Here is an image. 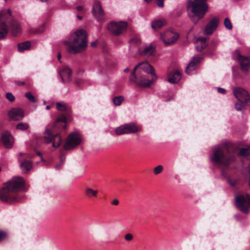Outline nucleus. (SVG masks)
<instances>
[{
    "label": "nucleus",
    "mask_w": 250,
    "mask_h": 250,
    "mask_svg": "<svg viewBox=\"0 0 250 250\" xmlns=\"http://www.w3.org/2000/svg\"><path fill=\"white\" fill-rule=\"evenodd\" d=\"M30 47V42H25L18 45V50L20 52L27 50Z\"/></svg>",
    "instance_id": "obj_29"
},
{
    "label": "nucleus",
    "mask_w": 250,
    "mask_h": 250,
    "mask_svg": "<svg viewBox=\"0 0 250 250\" xmlns=\"http://www.w3.org/2000/svg\"><path fill=\"white\" fill-rule=\"evenodd\" d=\"M72 42H64L68 46L70 53H77L84 50L87 46V36L85 30L80 29L76 31L70 37Z\"/></svg>",
    "instance_id": "obj_4"
},
{
    "label": "nucleus",
    "mask_w": 250,
    "mask_h": 250,
    "mask_svg": "<svg viewBox=\"0 0 250 250\" xmlns=\"http://www.w3.org/2000/svg\"><path fill=\"white\" fill-rule=\"evenodd\" d=\"M166 22L164 20H154L151 23V27L154 29H159L165 25Z\"/></svg>",
    "instance_id": "obj_26"
},
{
    "label": "nucleus",
    "mask_w": 250,
    "mask_h": 250,
    "mask_svg": "<svg viewBox=\"0 0 250 250\" xmlns=\"http://www.w3.org/2000/svg\"><path fill=\"white\" fill-rule=\"evenodd\" d=\"M127 26V23L125 21L111 22L107 25V28L113 34L118 36L125 31Z\"/></svg>",
    "instance_id": "obj_9"
},
{
    "label": "nucleus",
    "mask_w": 250,
    "mask_h": 250,
    "mask_svg": "<svg viewBox=\"0 0 250 250\" xmlns=\"http://www.w3.org/2000/svg\"><path fill=\"white\" fill-rule=\"evenodd\" d=\"M196 49L197 51H201L206 46V39L204 37L199 38L195 42Z\"/></svg>",
    "instance_id": "obj_21"
},
{
    "label": "nucleus",
    "mask_w": 250,
    "mask_h": 250,
    "mask_svg": "<svg viewBox=\"0 0 250 250\" xmlns=\"http://www.w3.org/2000/svg\"><path fill=\"white\" fill-rule=\"evenodd\" d=\"M62 166V164H60V165L59 166V167H61Z\"/></svg>",
    "instance_id": "obj_59"
},
{
    "label": "nucleus",
    "mask_w": 250,
    "mask_h": 250,
    "mask_svg": "<svg viewBox=\"0 0 250 250\" xmlns=\"http://www.w3.org/2000/svg\"><path fill=\"white\" fill-rule=\"evenodd\" d=\"M246 104H243L241 102L240 104L236 103L235 104V108L237 110H241L243 109V107Z\"/></svg>",
    "instance_id": "obj_39"
},
{
    "label": "nucleus",
    "mask_w": 250,
    "mask_h": 250,
    "mask_svg": "<svg viewBox=\"0 0 250 250\" xmlns=\"http://www.w3.org/2000/svg\"><path fill=\"white\" fill-rule=\"evenodd\" d=\"M7 235V233L6 231L0 230V242L6 238Z\"/></svg>",
    "instance_id": "obj_35"
},
{
    "label": "nucleus",
    "mask_w": 250,
    "mask_h": 250,
    "mask_svg": "<svg viewBox=\"0 0 250 250\" xmlns=\"http://www.w3.org/2000/svg\"><path fill=\"white\" fill-rule=\"evenodd\" d=\"M224 25L225 27L229 30H231L232 28L231 22L228 18H226L225 19Z\"/></svg>",
    "instance_id": "obj_33"
},
{
    "label": "nucleus",
    "mask_w": 250,
    "mask_h": 250,
    "mask_svg": "<svg viewBox=\"0 0 250 250\" xmlns=\"http://www.w3.org/2000/svg\"><path fill=\"white\" fill-rule=\"evenodd\" d=\"M119 201L117 199H114L112 202V204L114 205H118L119 204Z\"/></svg>",
    "instance_id": "obj_46"
},
{
    "label": "nucleus",
    "mask_w": 250,
    "mask_h": 250,
    "mask_svg": "<svg viewBox=\"0 0 250 250\" xmlns=\"http://www.w3.org/2000/svg\"><path fill=\"white\" fill-rule=\"evenodd\" d=\"M146 2H150L152 0H144Z\"/></svg>",
    "instance_id": "obj_54"
},
{
    "label": "nucleus",
    "mask_w": 250,
    "mask_h": 250,
    "mask_svg": "<svg viewBox=\"0 0 250 250\" xmlns=\"http://www.w3.org/2000/svg\"><path fill=\"white\" fill-rule=\"evenodd\" d=\"M92 12L98 21L104 19L105 13L99 0H94Z\"/></svg>",
    "instance_id": "obj_14"
},
{
    "label": "nucleus",
    "mask_w": 250,
    "mask_h": 250,
    "mask_svg": "<svg viewBox=\"0 0 250 250\" xmlns=\"http://www.w3.org/2000/svg\"><path fill=\"white\" fill-rule=\"evenodd\" d=\"M219 22V19L217 17L213 18L206 25L204 32L206 35L211 34L217 28Z\"/></svg>",
    "instance_id": "obj_16"
},
{
    "label": "nucleus",
    "mask_w": 250,
    "mask_h": 250,
    "mask_svg": "<svg viewBox=\"0 0 250 250\" xmlns=\"http://www.w3.org/2000/svg\"><path fill=\"white\" fill-rule=\"evenodd\" d=\"M66 117L64 115H61L54 122L53 127L64 129L66 127Z\"/></svg>",
    "instance_id": "obj_19"
},
{
    "label": "nucleus",
    "mask_w": 250,
    "mask_h": 250,
    "mask_svg": "<svg viewBox=\"0 0 250 250\" xmlns=\"http://www.w3.org/2000/svg\"><path fill=\"white\" fill-rule=\"evenodd\" d=\"M164 169V167L162 165H159L154 168V173L158 175L161 173Z\"/></svg>",
    "instance_id": "obj_34"
},
{
    "label": "nucleus",
    "mask_w": 250,
    "mask_h": 250,
    "mask_svg": "<svg viewBox=\"0 0 250 250\" xmlns=\"http://www.w3.org/2000/svg\"><path fill=\"white\" fill-rule=\"evenodd\" d=\"M181 78V75L178 70H176L173 74L172 77L168 79V81L172 83H178Z\"/></svg>",
    "instance_id": "obj_24"
},
{
    "label": "nucleus",
    "mask_w": 250,
    "mask_h": 250,
    "mask_svg": "<svg viewBox=\"0 0 250 250\" xmlns=\"http://www.w3.org/2000/svg\"><path fill=\"white\" fill-rule=\"evenodd\" d=\"M233 58L237 60L242 70L246 72L250 71V57L241 55L239 50H235L233 54Z\"/></svg>",
    "instance_id": "obj_8"
},
{
    "label": "nucleus",
    "mask_w": 250,
    "mask_h": 250,
    "mask_svg": "<svg viewBox=\"0 0 250 250\" xmlns=\"http://www.w3.org/2000/svg\"><path fill=\"white\" fill-rule=\"evenodd\" d=\"M18 84H19V85H21H21H23V84H24V82H21L20 83H18Z\"/></svg>",
    "instance_id": "obj_52"
},
{
    "label": "nucleus",
    "mask_w": 250,
    "mask_h": 250,
    "mask_svg": "<svg viewBox=\"0 0 250 250\" xmlns=\"http://www.w3.org/2000/svg\"><path fill=\"white\" fill-rule=\"evenodd\" d=\"M20 155H23V153H21L20 154Z\"/></svg>",
    "instance_id": "obj_56"
},
{
    "label": "nucleus",
    "mask_w": 250,
    "mask_h": 250,
    "mask_svg": "<svg viewBox=\"0 0 250 250\" xmlns=\"http://www.w3.org/2000/svg\"><path fill=\"white\" fill-rule=\"evenodd\" d=\"M24 180L15 177L5 183L0 189V201L5 204H14L22 201L23 197L19 192L23 188Z\"/></svg>",
    "instance_id": "obj_1"
},
{
    "label": "nucleus",
    "mask_w": 250,
    "mask_h": 250,
    "mask_svg": "<svg viewBox=\"0 0 250 250\" xmlns=\"http://www.w3.org/2000/svg\"><path fill=\"white\" fill-rule=\"evenodd\" d=\"M76 9H77V11H82L83 10V7L82 6H78L76 7Z\"/></svg>",
    "instance_id": "obj_47"
},
{
    "label": "nucleus",
    "mask_w": 250,
    "mask_h": 250,
    "mask_svg": "<svg viewBox=\"0 0 250 250\" xmlns=\"http://www.w3.org/2000/svg\"><path fill=\"white\" fill-rule=\"evenodd\" d=\"M149 75H150V74H149L148 77L142 78V80L145 81L146 83L148 82V81H149L148 80H152V77L150 76Z\"/></svg>",
    "instance_id": "obj_44"
},
{
    "label": "nucleus",
    "mask_w": 250,
    "mask_h": 250,
    "mask_svg": "<svg viewBox=\"0 0 250 250\" xmlns=\"http://www.w3.org/2000/svg\"><path fill=\"white\" fill-rule=\"evenodd\" d=\"M44 139L47 143L53 142L52 146L54 147H58L60 146L62 139L59 134H56L55 136L52 134L49 129H46L44 132Z\"/></svg>",
    "instance_id": "obj_13"
},
{
    "label": "nucleus",
    "mask_w": 250,
    "mask_h": 250,
    "mask_svg": "<svg viewBox=\"0 0 250 250\" xmlns=\"http://www.w3.org/2000/svg\"><path fill=\"white\" fill-rule=\"evenodd\" d=\"M156 3L158 7H160L161 8L164 7V0H156Z\"/></svg>",
    "instance_id": "obj_41"
},
{
    "label": "nucleus",
    "mask_w": 250,
    "mask_h": 250,
    "mask_svg": "<svg viewBox=\"0 0 250 250\" xmlns=\"http://www.w3.org/2000/svg\"><path fill=\"white\" fill-rule=\"evenodd\" d=\"M125 124L123 125H122L118 127H117L115 130V133L118 135H121L123 134H126V130H125Z\"/></svg>",
    "instance_id": "obj_30"
},
{
    "label": "nucleus",
    "mask_w": 250,
    "mask_h": 250,
    "mask_svg": "<svg viewBox=\"0 0 250 250\" xmlns=\"http://www.w3.org/2000/svg\"><path fill=\"white\" fill-rule=\"evenodd\" d=\"M218 92L222 94H225L226 93V90L221 87L218 88Z\"/></svg>",
    "instance_id": "obj_45"
},
{
    "label": "nucleus",
    "mask_w": 250,
    "mask_h": 250,
    "mask_svg": "<svg viewBox=\"0 0 250 250\" xmlns=\"http://www.w3.org/2000/svg\"><path fill=\"white\" fill-rule=\"evenodd\" d=\"M124 99L123 96L115 97L113 99V102L115 105H120Z\"/></svg>",
    "instance_id": "obj_31"
},
{
    "label": "nucleus",
    "mask_w": 250,
    "mask_h": 250,
    "mask_svg": "<svg viewBox=\"0 0 250 250\" xmlns=\"http://www.w3.org/2000/svg\"><path fill=\"white\" fill-rule=\"evenodd\" d=\"M77 18L80 20H81L82 19V16H80L79 15H78L77 16Z\"/></svg>",
    "instance_id": "obj_51"
},
{
    "label": "nucleus",
    "mask_w": 250,
    "mask_h": 250,
    "mask_svg": "<svg viewBox=\"0 0 250 250\" xmlns=\"http://www.w3.org/2000/svg\"><path fill=\"white\" fill-rule=\"evenodd\" d=\"M125 239L127 241H130L133 239V235L130 233H127L125 236Z\"/></svg>",
    "instance_id": "obj_40"
},
{
    "label": "nucleus",
    "mask_w": 250,
    "mask_h": 250,
    "mask_svg": "<svg viewBox=\"0 0 250 250\" xmlns=\"http://www.w3.org/2000/svg\"><path fill=\"white\" fill-rule=\"evenodd\" d=\"M228 182L229 183V184L232 187H234L236 186L237 183V181L236 180H231L229 179L228 180Z\"/></svg>",
    "instance_id": "obj_43"
},
{
    "label": "nucleus",
    "mask_w": 250,
    "mask_h": 250,
    "mask_svg": "<svg viewBox=\"0 0 250 250\" xmlns=\"http://www.w3.org/2000/svg\"><path fill=\"white\" fill-rule=\"evenodd\" d=\"M21 167L23 173H26L30 170L32 167V164L29 161H24L21 165Z\"/></svg>",
    "instance_id": "obj_25"
},
{
    "label": "nucleus",
    "mask_w": 250,
    "mask_h": 250,
    "mask_svg": "<svg viewBox=\"0 0 250 250\" xmlns=\"http://www.w3.org/2000/svg\"><path fill=\"white\" fill-rule=\"evenodd\" d=\"M126 134H130L136 133L138 131H141V127H138L134 123L126 124H125Z\"/></svg>",
    "instance_id": "obj_20"
},
{
    "label": "nucleus",
    "mask_w": 250,
    "mask_h": 250,
    "mask_svg": "<svg viewBox=\"0 0 250 250\" xmlns=\"http://www.w3.org/2000/svg\"><path fill=\"white\" fill-rule=\"evenodd\" d=\"M130 42L131 43H132L133 44H137L140 42V40L138 38L135 37V38H132L130 40Z\"/></svg>",
    "instance_id": "obj_42"
},
{
    "label": "nucleus",
    "mask_w": 250,
    "mask_h": 250,
    "mask_svg": "<svg viewBox=\"0 0 250 250\" xmlns=\"http://www.w3.org/2000/svg\"><path fill=\"white\" fill-rule=\"evenodd\" d=\"M50 108V105H47V106H46V109L48 110V109H49Z\"/></svg>",
    "instance_id": "obj_53"
},
{
    "label": "nucleus",
    "mask_w": 250,
    "mask_h": 250,
    "mask_svg": "<svg viewBox=\"0 0 250 250\" xmlns=\"http://www.w3.org/2000/svg\"><path fill=\"white\" fill-rule=\"evenodd\" d=\"M96 44H97L96 42H91V45L92 46H93V47H94V46H95L96 45Z\"/></svg>",
    "instance_id": "obj_49"
},
{
    "label": "nucleus",
    "mask_w": 250,
    "mask_h": 250,
    "mask_svg": "<svg viewBox=\"0 0 250 250\" xmlns=\"http://www.w3.org/2000/svg\"><path fill=\"white\" fill-rule=\"evenodd\" d=\"M85 193L86 196L88 198H91L93 196L96 197L97 195L98 191L88 187L85 188Z\"/></svg>",
    "instance_id": "obj_28"
},
{
    "label": "nucleus",
    "mask_w": 250,
    "mask_h": 250,
    "mask_svg": "<svg viewBox=\"0 0 250 250\" xmlns=\"http://www.w3.org/2000/svg\"><path fill=\"white\" fill-rule=\"evenodd\" d=\"M6 97L10 102H13L15 99L14 95L12 93L9 92L6 94Z\"/></svg>",
    "instance_id": "obj_38"
},
{
    "label": "nucleus",
    "mask_w": 250,
    "mask_h": 250,
    "mask_svg": "<svg viewBox=\"0 0 250 250\" xmlns=\"http://www.w3.org/2000/svg\"><path fill=\"white\" fill-rule=\"evenodd\" d=\"M1 171V167H0V172Z\"/></svg>",
    "instance_id": "obj_58"
},
{
    "label": "nucleus",
    "mask_w": 250,
    "mask_h": 250,
    "mask_svg": "<svg viewBox=\"0 0 250 250\" xmlns=\"http://www.w3.org/2000/svg\"><path fill=\"white\" fill-rule=\"evenodd\" d=\"M8 115L11 119L14 121H19L23 118L24 113L22 109L15 108L9 112Z\"/></svg>",
    "instance_id": "obj_17"
},
{
    "label": "nucleus",
    "mask_w": 250,
    "mask_h": 250,
    "mask_svg": "<svg viewBox=\"0 0 250 250\" xmlns=\"http://www.w3.org/2000/svg\"><path fill=\"white\" fill-rule=\"evenodd\" d=\"M56 106L58 110L65 111L66 114H68L70 111V107L64 104L57 103L56 104Z\"/></svg>",
    "instance_id": "obj_27"
},
{
    "label": "nucleus",
    "mask_w": 250,
    "mask_h": 250,
    "mask_svg": "<svg viewBox=\"0 0 250 250\" xmlns=\"http://www.w3.org/2000/svg\"><path fill=\"white\" fill-rule=\"evenodd\" d=\"M44 30V26L42 25L39 28L34 29L33 32L34 33L40 34V33H42Z\"/></svg>",
    "instance_id": "obj_37"
},
{
    "label": "nucleus",
    "mask_w": 250,
    "mask_h": 250,
    "mask_svg": "<svg viewBox=\"0 0 250 250\" xmlns=\"http://www.w3.org/2000/svg\"><path fill=\"white\" fill-rule=\"evenodd\" d=\"M234 96L243 104H250V97L244 89L238 87L233 90Z\"/></svg>",
    "instance_id": "obj_11"
},
{
    "label": "nucleus",
    "mask_w": 250,
    "mask_h": 250,
    "mask_svg": "<svg viewBox=\"0 0 250 250\" xmlns=\"http://www.w3.org/2000/svg\"><path fill=\"white\" fill-rule=\"evenodd\" d=\"M202 58L199 56H195L192 58V60L186 67V71L188 74L196 68L197 64L199 62Z\"/></svg>",
    "instance_id": "obj_18"
},
{
    "label": "nucleus",
    "mask_w": 250,
    "mask_h": 250,
    "mask_svg": "<svg viewBox=\"0 0 250 250\" xmlns=\"http://www.w3.org/2000/svg\"><path fill=\"white\" fill-rule=\"evenodd\" d=\"M29 127V125L26 123H20L16 125V129L21 130H27Z\"/></svg>",
    "instance_id": "obj_32"
},
{
    "label": "nucleus",
    "mask_w": 250,
    "mask_h": 250,
    "mask_svg": "<svg viewBox=\"0 0 250 250\" xmlns=\"http://www.w3.org/2000/svg\"><path fill=\"white\" fill-rule=\"evenodd\" d=\"M47 0H41V1L42 2H45V1H46Z\"/></svg>",
    "instance_id": "obj_55"
},
{
    "label": "nucleus",
    "mask_w": 250,
    "mask_h": 250,
    "mask_svg": "<svg viewBox=\"0 0 250 250\" xmlns=\"http://www.w3.org/2000/svg\"><path fill=\"white\" fill-rule=\"evenodd\" d=\"M26 97L31 102H35L36 99L34 96L30 92H27L25 94Z\"/></svg>",
    "instance_id": "obj_36"
},
{
    "label": "nucleus",
    "mask_w": 250,
    "mask_h": 250,
    "mask_svg": "<svg viewBox=\"0 0 250 250\" xmlns=\"http://www.w3.org/2000/svg\"><path fill=\"white\" fill-rule=\"evenodd\" d=\"M207 0H188L187 8L191 9L193 13L189 16L190 20L195 23L202 19L208 10Z\"/></svg>",
    "instance_id": "obj_5"
},
{
    "label": "nucleus",
    "mask_w": 250,
    "mask_h": 250,
    "mask_svg": "<svg viewBox=\"0 0 250 250\" xmlns=\"http://www.w3.org/2000/svg\"><path fill=\"white\" fill-rule=\"evenodd\" d=\"M8 32L16 36L21 32V27L13 18L10 10L7 9L0 12V40L5 38Z\"/></svg>",
    "instance_id": "obj_3"
},
{
    "label": "nucleus",
    "mask_w": 250,
    "mask_h": 250,
    "mask_svg": "<svg viewBox=\"0 0 250 250\" xmlns=\"http://www.w3.org/2000/svg\"><path fill=\"white\" fill-rule=\"evenodd\" d=\"M236 206L244 213H248L250 207V196L249 194L239 195L235 198Z\"/></svg>",
    "instance_id": "obj_7"
},
{
    "label": "nucleus",
    "mask_w": 250,
    "mask_h": 250,
    "mask_svg": "<svg viewBox=\"0 0 250 250\" xmlns=\"http://www.w3.org/2000/svg\"><path fill=\"white\" fill-rule=\"evenodd\" d=\"M81 140L80 135L78 133L72 132L68 136L64 148L66 150L71 149L78 146L81 143Z\"/></svg>",
    "instance_id": "obj_10"
},
{
    "label": "nucleus",
    "mask_w": 250,
    "mask_h": 250,
    "mask_svg": "<svg viewBox=\"0 0 250 250\" xmlns=\"http://www.w3.org/2000/svg\"><path fill=\"white\" fill-rule=\"evenodd\" d=\"M58 60L61 62V53H58L57 55Z\"/></svg>",
    "instance_id": "obj_48"
},
{
    "label": "nucleus",
    "mask_w": 250,
    "mask_h": 250,
    "mask_svg": "<svg viewBox=\"0 0 250 250\" xmlns=\"http://www.w3.org/2000/svg\"><path fill=\"white\" fill-rule=\"evenodd\" d=\"M1 140L3 146L7 148H11L14 144V138L11 133L7 131H4L1 134Z\"/></svg>",
    "instance_id": "obj_15"
},
{
    "label": "nucleus",
    "mask_w": 250,
    "mask_h": 250,
    "mask_svg": "<svg viewBox=\"0 0 250 250\" xmlns=\"http://www.w3.org/2000/svg\"><path fill=\"white\" fill-rule=\"evenodd\" d=\"M4 0L6 1H7V0Z\"/></svg>",
    "instance_id": "obj_60"
},
{
    "label": "nucleus",
    "mask_w": 250,
    "mask_h": 250,
    "mask_svg": "<svg viewBox=\"0 0 250 250\" xmlns=\"http://www.w3.org/2000/svg\"><path fill=\"white\" fill-rule=\"evenodd\" d=\"M229 145L216 146L211 160L215 163L228 166L234 160V156L229 153Z\"/></svg>",
    "instance_id": "obj_6"
},
{
    "label": "nucleus",
    "mask_w": 250,
    "mask_h": 250,
    "mask_svg": "<svg viewBox=\"0 0 250 250\" xmlns=\"http://www.w3.org/2000/svg\"><path fill=\"white\" fill-rule=\"evenodd\" d=\"M155 51V47L151 44L146 46L144 50L140 51V54L144 56H150L153 54Z\"/></svg>",
    "instance_id": "obj_23"
},
{
    "label": "nucleus",
    "mask_w": 250,
    "mask_h": 250,
    "mask_svg": "<svg viewBox=\"0 0 250 250\" xmlns=\"http://www.w3.org/2000/svg\"><path fill=\"white\" fill-rule=\"evenodd\" d=\"M179 38L177 33L170 30L166 31L164 34L161 33L160 38L166 46L174 43Z\"/></svg>",
    "instance_id": "obj_12"
},
{
    "label": "nucleus",
    "mask_w": 250,
    "mask_h": 250,
    "mask_svg": "<svg viewBox=\"0 0 250 250\" xmlns=\"http://www.w3.org/2000/svg\"><path fill=\"white\" fill-rule=\"evenodd\" d=\"M157 79L152 66L147 62L138 63L134 68L129 77L131 82L144 87L150 86Z\"/></svg>",
    "instance_id": "obj_2"
},
{
    "label": "nucleus",
    "mask_w": 250,
    "mask_h": 250,
    "mask_svg": "<svg viewBox=\"0 0 250 250\" xmlns=\"http://www.w3.org/2000/svg\"><path fill=\"white\" fill-rule=\"evenodd\" d=\"M124 71L125 72H128L129 71V68H125L124 70Z\"/></svg>",
    "instance_id": "obj_50"
},
{
    "label": "nucleus",
    "mask_w": 250,
    "mask_h": 250,
    "mask_svg": "<svg viewBox=\"0 0 250 250\" xmlns=\"http://www.w3.org/2000/svg\"><path fill=\"white\" fill-rule=\"evenodd\" d=\"M38 154L39 155H41V153H38Z\"/></svg>",
    "instance_id": "obj_57"
},
{
    "label": "nucleus",
    "mask_w": 250,
    "mask_h": 250,
    "mask_svg": "<svg viewBox=\"0 0 250 250\" xmlns=\"http://www.w3.org/2000/svg\"><path fill=\"white\" fill-rule=\"evenodd\" d=\"M60 75L63 82L66 81L69 79V78L71 75V71L68 67H64L60 72Z\"/></svg>",
    "instance_id": "obj_22"
}]
</instances>
